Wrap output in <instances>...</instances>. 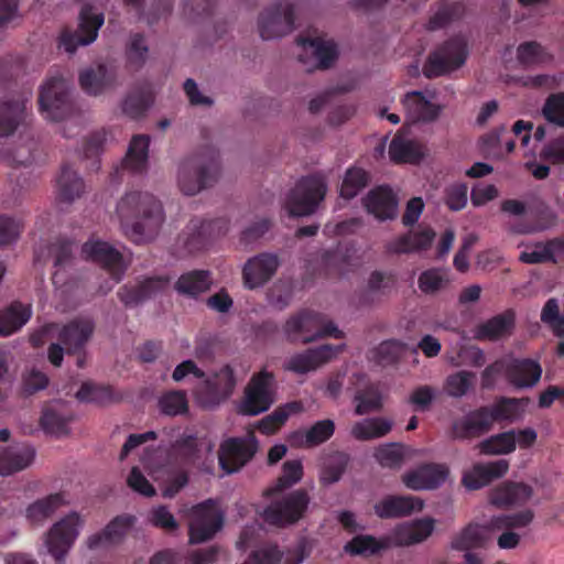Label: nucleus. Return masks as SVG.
I'll return each instance as SVG.
<instances>
[{"mask_svg": "<svg viewBox=\"0 0 564 564\" xmlns=\"http://www.w3.org/2000/svg\"><path fill=\"white\" fill-rule=\"evenodd\" d=\"M411 121H431L437 118L441 108L419 91L408 94L403 100Z\"/></svg>", "mask_w": 564, "mask_h": 564, "instance_id": "obj_31", "label": "nucleus"}, {"mask_svg": "<svg viewBox=\"0 0 564 564\" xmlns=\"http://www.w3.org/2000/svg\"><path fill=\"white\" fill-rule=\"evenodd\" d=\"M40 111L46 120L59 121L69 113L68 84L63 77L48 78L39 97Z\"/></svg>", "mask_w": 564, "mask_h": 564, "instance_id": "obj_6", "label": "nucleus"}, {"mask_svg": "<svg viewBox=\"0 0 564 564\" xmlns=\"http://www.w3.org/2000/svg\"><path fill=\"white\" fill-rule=\"evenodd\" d=\"M74 417L75 415L67 403L55 401L44 408L41 425L46 433L61 437L69 434V425Z\"/></svg>", "mask_w": 564, "mask_h": 564, "instance_id": "obj_20", "label": "nucleus"}, {"mask_svg": "<svg viewBox=\"0 0 564 564\" xmlns=\"http://www.w3.org/2000/svg\"><path fill=\"white\" fill-rule=\"evenodd\" d=\"M386 547H388L387 538L376 540L370 535H358L345 545V551L351 555H371Z\"/></svg>", "mask_w": 564, "mask_h": 564, "instance_id": "obj_48", "label": "nucleus"}, {"mask_svg": "<svg viewBox=\"0 0 564 564\" xmlns=\"http://www.w3.org/2000/svg\"><path fill=\"white\" fill-rule=\"evenodd\" d=\"M80 402L105 405L115 400V394L110 387L85 382L76 393Z\"/></svg>", "mask_w": 564, "mask_h": 564, "instance_id": "obj_45", "label": "nucleus"}, {"mask_svg": "<svg viewBox=\"0 0 564 564\" xmlns=\"http://www.w3.org/2000/svg\"><path fill=\"white\" fill-rule=\"evenodd\" d=\"M83 257L104 265L111 274L115 282L120 280L124 270L121 254L110 245L100 240H89L82 248Z\"/></svg>", "mask_w": 564, "mask_h": 564, "instance_id": "obj_15", "label": "nucleus"}, {"mask_svg": "<svg viewBox=\"0 0 564 564\" xmlns=\"http://www.w3.org/2000/svg\"><path fill=\"white\" fill-rule=\"evenodd\" d=\"M476 375L469 371H457L449 375L444 382V391L453 398H462L474 387Z\"/></svg>", "mask_w": 564, "mask_h": 564, "instance_id": "obj_44", "label": "nucleus"}, {"mask_svg": "<svg viewBox=\"0 0 564 564\" xmlns=\"http://www.w3.org/2000/svg\"><path fill=\"white\" fill-rule=\"evenodd\" d=\"M69 505L65 492H55L35 500L26 508V518L33 524H42L59 509Z\"/></svg>", "mask_w": 564, "mask_h": 564, "instance_id": "obj_27", "label": "nucleus"}, {"mask_svg": "<svg viewBox=\"0 0 564 564\" xmlns=\"http://www.w3.org/2000/svg\"><path fill=\"white\" fill-rule=\"evenodd\" d=\"M546 121L564 128V91L550 95L542 108Z\"/></svg>", "mask_w": 564, "mask_h": 564, "instance_id": "obj_55", "label": "nucleus"}, {"mask_svg": "<svg viewBox=\"0 0 564 564\" xmlns=\"http://www.w3.org/2000/svg\"><path fill=\"white\" fill-rule=\"evenodd\" d=\"M85 523V517L77 511H69L58 518L44 535L47 553L57 562L63 561L78 539Z\"/></svg>", "mask_w": 564, "mask_h": 564, "instance_id": "obj_3", "label": "nucleus"}, {"mask_svg": "<svg viewBox=\"0 0 564 564\" xmlns=\"http://www.w3.org/2000/svg\"><path fill=\"white\" fill-rule=\"evenodd\" d=\"M305 323L307 325V335L314 336V340L326 336L334 338L343 337V332L321 314L305 312Z\"/></svg>", "mask_w": 564, "mask_h": 564, "instance_id": "obj_42", "label": "nucleus"}, {"mask_svg": "<svg viewBox=\"0 0 564 564\" xmlns=\"http://www.w3.org/2000/svg\"><path fill=\"white\" fill-rule=\"evenodd\" d=\"M534 518L532 510H523L512 516H500L492 519V524L499 532L514 528H524L529 525Z\"/></svg>", "mask_w": 564, "mask_h": 564, "instance_id": "obj_61", "label": "nucleus"}, {"mask_svg": "<svg viewBox=\"0 0 564 564\" xmlns=\"http://www.w3.org/2000/svg\"><path fill=\"white\" fill-rule=\"evenodd\" d=\"M366 210L379 220L392 219L398 214V200L389 187L371 189L364 198Z\"/></svg>", "mask_w": 564, "mask_h": 564, "instance_id": "obj_21", "label": "nucleus"}, {"mask_svg": "<svg viewBox=\"0 0 564 564\" xmlns=\"http://www.w3.org/2000/svg\"><path fill=\"white\" fill-rule=\"evenodd\" d=\"M278 259L272 254H261L249 260L243 269L245 283L254 289L264 284L276 271Z\"/></svg>", "mask_w": 564, "mask_h": 564, "instance_id": "obj_24", "label": "nucleus"}, {"mask_svg": "<svg viewBox=\"0 0 564 564\" xmlns=\"http://www.w3.org/2000/svg\"><path fill=\"white\" fill-rule=\"evenodd\" d=\"M326 184L321 176H310L301 180L290 192L285 200V209L290 216H307L324 199Z\"/></svg>", "mask_w": 564, "mask_h": 564, "instance_id": "obj_5", "label": "nucleus"}, {"mask_svg": "<svg viewBox=\"0 0 564 564\" xmlns=\"http://www.w3.org/2000/svg\"><path fill=\"white\" fill-rule=\"evenodd\" d=\"M551 254L552 253L549 250V242L540 241L525 245L523 251H521L519 256V260L528 264L550 262Z\"/></svg>", "mask_w": 564, "mask_h": 564, "instance_id": "obj_60", "label": "nucleus"}, {"mask_svg": "<svg viewBox=\"0 0 564 564\" xmlns=\"http://www.w3.org/2000/svg\"><path fill=\"white\" fill-rule=\"evenodd\" d=\"M294 4L280 3L274 11L264 12L259 21L260 34L264 40L281 36L293 29Z\"/></svg>", "mask_w": 564, "mask_h": 564, "instance_id": "obj_16", "label": "nucleus"}, {"mask_svg": "<svg viewBox=\"0 0 564 564\" xmlns=\"http://www.w3.org/2000/svg\"><path fill=\"white\" fill-rule=\"evenodd\" d=\"M257 451V440L252 432L243 438L234 437L225 441L219 451V463L226 474L241 468L252 458Z\"/></svg>", "mask_w": 564, "mask_h": 564, "instance_id": "obj_12", "label": "nucleus"}, {"mask_svg": "<svg viewBox=\"0 0 564 564\" xmlns=\"http://www.w3.org/2000/svg\"><path fill=\"white\" fill-rule=\"evenodd\" d=\"M150 139L147 135H137L131 142L126 156V165L133 172H142L148 162Z\"/></svg>", "mask_w": 564, "mask_h": 564, "instance_id": "obj_40", "label": "nucleus"}, {"mask_svg": "<svg viewBox=\"0 0 564 564\" xmlns=\"http://www.w3.org/2000/svg\"><path fill=\"white\" fill-rule=\"evenodd\" d=\"M212 285V280L206 271H193L183 274L176 282L177 292L186 295H197L206 292Z\"/></svg>", "mask_w": 564, "mask_h": 564, "instance_id": "obj_37", "label": "nucleus"}, {"mask_svg": "<svg viewBox=\"0 0 564 564\" xmlns=\"http://www.w3.org/2000/svg\"><path fill=\"white\" fill-rule=\"evenodd\" d=\"M32 316L29 304L14 302L0 311V336H10L21 329Z\"/></svg>", "mask_w": 564, "mask_h": 564, "instance_id": "obj_30", "label": "nucleus"}, {"mask_svg": "<svg viewBox=\"0 0 564 564\" xmlns=\"http://www.w3.org/2000/svg\"><path fill=\"white\" fill-rule=\"evenodd\" d=\"M404 351V345L398 340L381 343L375 350V359L381 365H389L397 361Z\"/></svg>", "mask_w": 564, "mask_h": 564, "instance_id": "obj_62", "label": "nucleus"}, {"mask_svg": "<svg viewBox=\"0 0 564 564\" xmlns=\"http://www.w3.org/2000/svg\"><path fill=\"white\" fill-rule=\"evenodd\" d=\"M303 476V466L300 460H288L283 464L282 475L279 477L275 486L270 489V494H278L301 480Z\"/></svg>", "mask_w": 564, "mask_h": 564, "instance_id": "obj_54", "label": "nucleus"}, {"mask_svg": "<svg viewBox=\"0 0 564 564\" xmlns=\"http://www.w3.org/2000/svg\"><path fill=\"white\" fill-rule=\"evenodd\" d=\"M356 413L359 415L380 410L383 403V397L379 388L375 384H366L365 389L355 394Z\"/></svg>", "mask_w": 564, "mask_h": 564, "instance_id": "obj_41", "label": "nucleus"}, {"mask_svg": "<svg viewBox=\"0 0 564 564\" xmlns=\"http://www.w3.org/2000/svg\"><path fill=\"white\" fill-rule=\"evenodd\" d=\"M514 325V316L511 312L497 315L478 325L475 337L478 339H499L509 335Z\"/></svg>", "mask_w": 564, "mask_h": 564, "instance_id": "obj_33", "label": "nucleus"}, {"mask_svg": "<svg viewBox=\"0 0 564 564\" xmlns=\"http://www.w3.org/2000/svg\"><path fill=\"white\" fill-rule=\"evenodd\" d=\"M335 424L332 420L316 422L306 431H299L291 435L290 441L300 447H313L326 442L334 434Z\"/></svg>", "mask_w": 564, "mask_h": 564, "instance_id": "obj_32", "label": "nucleus"}, {"mask_svg": "<svg viewBox=\"0 0 564 564\" xmlns=\"http://www.w3.org/2000/svg\"><path fill=\"white\" fill-rule=\"evenodd\" d=\"M527 401L523 399H503L489 409L494 422L496 420L513 421L519 419L523 412Z\"/></svg>", "mask_w": 564, "mask_h": 564, "instance_id": "obj_49", "label": "nucleus"}, {"mask_svg": "<svg viewBox=\"0 0 564 564\" xmlns=\"http://www.w3.org/2000/svg\"><path fill=\"white\" fill-rule=\"evenodd\" d=\"M481 454L503 455L516 449V431L494 435L478 444Z\"/></svg>", "mask_w": 564, "mask_h": 564, "instance_id": "obj_39", "label": "nucleus"}, {"mask_svg": "<svg viewBox=\"0 0 564 564\" xmlns=\"http://www.w3.org/2000/svg\"><path fill=\"white\" fill-rule=\"evenodd\" d=\"M24 110V101L0 104V135H9L14 131Z\"/></svg>", "mask_w": 564, "mask_h": 564, "instance_id": "obj_43", "label": "nucleus"}, {"mask_svg": "<svg viewBox=\"0 0 564 564\" xmlns=\"http://www.w3.org/2000/svg\"><path fill=\"white\" fill-rule=\"evenodd\" d=\"M497 532L499 530L494 527L492 519L486 525L470 524L455 538L453 545L462 551L484 547Z\"/></svg>", "mask_w": 564, "mask_h": 564, "instance_id": "obj_28", "label": "nucleus"}, {"mask_svg": "<svg viewBox=\"0 0 564 564\" xmlns=\"http://www.w3.org/2000/svg\"><path fill=\"white\" fill-rule=\"evenodd\" d=\"M147 519L150 524L165 531H174L178 527L173 514L163 506L152 508L149 511Z\"/></svg>", "mask_w": 564, "mask_h": 564, "instance_id": "obj_64", "label": "nucleus"}, {"mask_svg": "<svg viewBox=\"0 0 564 564\" xmlns=\"http://www.w3.org/2000/svg\"><path fill=\"white\" fill-rule=\"evenodd\" d=\"M84 192L83 181L76 172L65 169L57 180V195L62 202L70 203Z\"/></svg>", "mask_w": 564, "mask_h": 564, "instance_id": "obj_38", "label": "nucleus"}, {"mask_svg": "<svg viewBox=\"0 0 564 564\" xmlns=\"http://www.w3.org/2000/svg\"><path fill=\"white\" fill-rule=\"evenodd\" d=\"M224 514L212 500L197 505L191 510L189 541L202 543L212 539L223 527Z\"/></svg>", "mask_w": 564, "mask_h": 564, "instance_id": "obj_7", "label": "nucleus"}, {"mask_svg": "<svg viewBox=\"0 0 564 564\" xmlns=\"http://www.w3.org/2000/svg\"><path fill=\"white\" fill-rule=\"evenodd\" d=\"M303 405L301 402L293 401L285 403L279 408H276L270 415L263 417L258 423V429L267 435L275 433L288 419L296 413L302 412Z\"/></svg>", "mask_w": 564, "mask_h": 564, "instance_id": "obj_36", "label": "nucleus"}, {"mask_svg": "<svg viewBox=\"0 0 564 564\" xmlns=\"http://www.w3.org/2000/svg\"><path fill=\"white\" fill-rule=\"evenodd\" d=\"M423 501L412 496H389L375 505V512L380 518L406 517L421 511Z\"/></svg>", "mask_w": 564, "mask_h": 564, "instance_id": "obj_23", "label": "nucleus"}, {"mask_svg": "<svg viewBox=\"0 0 564 564\" xmlns=\"http://www.w3.org/2000/svg\"><path fill=\"white\" fill-rule=\"evenodd\" d=\"M35 451L29 445L13 446L0 452V475L8 476L29 467Z\"/></svg>", "mask_w": 564, "mask_h": 564, "instance_id": "obj_29", "label": "nucleus"}, {"mask_svg": "<svg viewBox=\"0 0 564 564\" xmlns=\"http://www.w3.org/2000/svg\"><path fill=\"white\" fill-rule=\"evenodd\" d=\"M424 155L420 143L398 134L389 147V156L394 163H416Z\"/></svg>", "mask_w": 564, "mask_h": 564, "instance_id": "obj_34", "label": "nucleus"}, {"mask_svg": "<svg viewBox=\"0 0 564 564\" xmlns=\"http://www.w3.org/2000/svg\"><path fill=\"white\" fill-rule=\"evenodd\" d=\"M492 423L489 409H481L456 421L453 433L456 438H473L487 432Z\"/></svg>", "mask_w": 564, "mask_h": 564, "instance_id": "obj_25", "label": "nucleus"}, {"mask_svg": "<svg viewBox=\"0 0 564 564\" xmlns=\"http://www.w3.org/2000/svg\"><path fill=\"white\" fill-rule=\"evenodd\" d=\"M376 460L382 467H399L405 457V449L401 444H384L376 448Z\"/></svg>", "mask_w": 564, "mask_h": 564, "instance_id": "obj_51", "label": "nucleus"}, {"mask_svg": "<svg viewBox=\"0 0 564 564\" xmlns=\"http://www.w3.org/2000/svg\"><path fill=\"white\" fill-rule=\"evenodd\" d=\"M467 50L463 39L444 43L429 57L424 66L427 77H436L459 68L466 61Z\"/></svg>", "mask_w": 564, "mask_h": 564, "instance_id": "obj_10", "label": "nucleus"}, {"mask_svg": "<svg viewBox=\"0 0 564 564\" xmlns=\"http://www.w3.org/2000/svg\"><path fill=\"white\" fill-rule=\"evenodd\" d=\"M434 238L435 232L431 228H420L391 240L388 250L393 253L421 252L432 246Z\"/></svg>", "mask_w": 564, "mask_h": 564, "instance_id": "obj_26", "label": "nucleus"}, {"mask_svg": "<svg viewBox=\"0 0 564 564\" xmlns=\"http://www.w3.org/2000/svg\"><path fill=\"white\" fill-rule=\"evenodd\" d=\"M508 469L509 463L506 459L476 464L464 473L462 481L467 489L476 490L488 485L491 480L502 477Z\"/></svg>", "mask_w": 564, "mask_h": 564, "instance_id": "obj_22", "label": "nucleus"}, {"mask_svg": "<svg viewBox=\"0 0 564 564\" xmlns=\"http://www.w3.org/2000/svg\"><path fill=\"white\" fill-rule=\"evenodd\" d=\"M275 401V382L272 373L262 370L252 376L245 388L238 413L254 416L265 412Z\"/></svg>", "mask_w": 564, "mask_h": 564, "instance_id": "obj_4", "label": "nucleus"}, {"mask_svg": "<svg viewBox=\"0 0 564 564\" xmlns=\"http://www.w3.org/2000/svg\"><path fill=\"white\" fill-rule=\"evenodd\" d=\"M235 386L236 380L231 368L228 366L223 367L219 372L215 375V380L213 382V389L217 394L216 401L210 403L202 402V405L208 408L227 399L232 393Z\"/></svg>", "mask_w": 564, "mask_h": 564, "instance_id": "obj_47", "label": "nucleus"}, {"mask_svg": "<svg viewBox=\"0 0 564 564\" xmlns=\"http://www.w3.org/2000/svg\"><path fill=\"white\" fill-rule=\"evenodd\" d=\"M117 213L126 235L135 242L154 237L163 223L161 204L148 193L127 194Z\"/></svg>", "mask_w": 564, "mask_h": 564, "instance_id": "obj_1", "label": "nucleus"}, {"mask_svg": "<svg viewBox=\"0 0 564 564\" xmlns=\"http://www.w3.org/2000/svg\"><path fill=\"white\" fill-rule=\"evenodd\" d=\"M135 523L133 516L123 514L112 519L104 530L90 534L85 543L89 550H101L117 545L126 538Z\"/></svg>", "mask_w": 564, "mask_h": 564, "instance_id": "obj_14", "label": "nucleus"}, {"mask_svg": "<svg viewBox=\"0 0 564 564\" xmlns=\"http://www.w3.org/2000/svg\"><path fill=\"white\" fill-rule=\"evenodd\" d=\"M308 496L302 490L293 491L278 498L264 510L263 518L268 523L288 525L299 521L308 506Z\"/></svg>", "mask_w": 564, "mask_h": 564, "instance_id": "obj_9", "label": "nucleus"}, {"mask_svg": "<svg viewBox=\"0 0 564 564\" xmlns=\"http://www.w3.org/2000/svg\"><path fill=\"white\" fill-rule=\"evenodd\" d=\"M216 175L217 167L215 165L202 169L195 162H184L178 167V186L185 195H195L207 186Z\"/></svg>", "mask_w": 564, "mask_h": 564, "instance_id": "obj_19", "label": "nucleus"}, {"mask_svg": "<svg viewBox=\"0 0 564 564\" xmlns=\"http://www.w3.org/2000/svg\"><path fill=\"white\" fill-rule=\"evenodd\" d=\"M150 94L144 91H134L127 96L122 102V111L130 117H138L151 104Z\"/></svg>", "mask_w": 564, "mask_h": 564, "instance_id": "obj_63", "label": "nucleus"}, {"mask_svg": "<svg viewBox=\"0 0 564 564\" xmlns=\"http://www.w3.org/2000/svg\"><path fill=\"white\" fill-rule=\"evenodd\" d=\"M392 421L387 417H371L357 422L351 427V435L359 441L379 438L392 430Z\"/></svg>", "mask_w": 564, "mask_h": 564, "instance_id": "obj_35", "label": "nucleus"}, {"mask_svg": "<svg viewBox=\"0 0 564 564\" xmlns=\"http://www.w3.org/2000/svg\"><path fill=\"white\" fill-rule=\"evenodd\" d=\"M367 184V174L361 169H349L344 177L340 196L346 199L355 197Z\"/></svg>", "mask_w": 564, "mask_h": 564, "instance_id": "obj_56", "label": "nucleus"}, {"mask_svg": "<svg viewBox=\"0 0 564 564\" xmlns=\"http://www.w3.org/2000/svg\"><path fill=\"white\" fill-rule=\"evenodd\" d=\"M448 474L447 466L430 464L405 473L402 476V481L412 490L434 489L445 482Z\"/></svg>", "mask_w": 564, "mask_h": 564, "instance_id": "obj_18", "label": "nucleus"}, {"mask_svg": "<svg viewBox=\"0 0 564 564\" xmlns=\"http://www.w3.org/2000/svg\"><path fill=\"white\" fill-rule=\"evenodd\" d=\"M307 325L305 323V312L290 317L283 328L285 337L291 340H301L310 343L314 340V336L307 335Z\"/></svg>", "mask_w": 564, "mask_h": 564, "instance_id": "obj_59", "label": "nucleus"}, {"mask_svg": "<svg viewBox=\"0 0 564 564\" xmlns=\"http://www.w3.org/2000/svg\"><path fill=\"white\" fill-rule=\"evenodd\" d=\"M449 279L446 272L437 269H430L419 276V289L426 294H433L447 285Z\"/></svg>", "mask_w": 564, "mask_h": 564, "instance_id": "obj_58", "label": "nucleus"}, {"mask_svg": "<svg viewBox=\"0 0 564 564\" xmlns=\"http://www.w3.org/2000/svg\"><path fill=\"white\" fill-rule=\"evenodd\" d=\"M346 457L343 454H333L324 458L321 469V481L329 485L339 480L346 467Z\"/></svg>", "mask_w": 564, "mask_h": 564, "instance_id": "obj_50", "label": "nucleus"}, {"mask_svg": "<svg viewBox=\"0 0 564 564\" xmlns=\"http://www.w3.org/2000/svg\"><path fill=\"white\" fill-rule=\"evenodd\" d=\"M517 56L527 66L540 65L551 61V55L538 43L528 42L518 47Z\"/></svg>", "mask_w": 564, "mask_h": 564, "instance_id": "obj_52", "label": "nucleus"}, {"mask_svg": "<svg viewBox=\"0 0 564 564\" xmlns=\"http://www.w3.org/2000/svg\"><path fill=\"white\" fill-rule=\"evenodd\" d=\"M297 45L301 50L299 54L300 62L305 66L306 70L327 68L337 57L335 44L319 36L300 39Z\"/></svg>", "mask_w": 564, "mask_h": 564, "instance_id": "obj_13", "label": "nucleus"}, {"mask_svg": "<svg viewBox=\"0 0 564 564\" xmlns=\"http://www.w3.org/2000/svg\"><path fill=\"white\" fill-rule=\"evenodd\" d=\"M434 531V521L430 518L404 522L397 525L387 536L390 545H412L426 540Z\"/></svg>", "mask_w": 564, "mask_h": 564, "instance_id": "obj_17", "label": "nucleus"}, {"mask_svg": "<svg viewBox=\"0 0 564 564\" xmlns=\"http://www.w3.org/2000/svg\"><path fill=\"white\" fill-rule=\"evenodd\" d=\"M104 23L102 14L90 6L82 9L79 14V28L76 33L64 32L61 36V46L68 53L75 52L79 45L93 43L98 30Z\"/></svg>", "mask_w": 564, "mask_h": 564, "instance_id": "obj_11", "label": "nucleus"}, {"mask_svg": "<svg viewBox=\"0 0 564 564\" xmlns=\"http://www.w3.org/2000/svg\"><path fill=\"white\" fill-rule=\"evenodd\" d=\"M93 334V324L89 319H78L65 325L58 332V340L63 345L52 344L48 348V360L58 367L63 360V352L74 354L89 339Z\"/></svg>", "mask_w": 564, "mask_h": 564, "instance_id": "obj_8", "label": "nucleus"}, {"mask_svg": "<svg viewBox=\"0 0 564 564\" xmlns=\"http://www.w3.org/2000/svg\"><path fill=\"white\" fill-rule=\"evenodd\" d=\"M159 409L165 415L184 414L188 410L186 394L181 391H171L159 399Z\"/></svg>", "mask_w": 564, "mask_h": 564, "instance_id": "obj_53", "label": "nucleus"}, {"mask_svg": "<svg viewBox=\"0 0 564 564\" xmlns=\"http://www.w3.org/2000/svg\"><path fill=\"white\" fill-rule=\"evenodd\" d=\"M227 230L228 226L223 220H210L202 223L197 230V237H193L188 242L189 248L198 249L203 246V240L220 237L225 235Z\"/></svg>", "mask_w": 564, "mask_h": 564, "instance_id": "obj_57", "label": "nucleus"}, {"mask_svg": "<svg viewBox=\"0 0 564 564\" xmlns=\"http://www.w3.org/2000/svg\"><path fill=\"white\" fill-rule=\"evenodd\" d=\"M542 367L530 358H506L487 367L482 372V386L490 387L496 376L503 373L507 382L519 390L534 388L541 380Z\"/></svg>", "mask_w": 564, "mask_h": 564, "instance_id": "obj_2", "label": "nucleus"}, {"mask_svg": "<svg viewBox=\"0 0 564 564\" xmlns=\"http://www.w3.org/2000/svg\"><path fill=\"white\" fill-rule=\"evenodd\" d=\"M80 87L90 95H98L110 84L107 69L98 66L96 69L84 70L79 75Z\"/></svg>", "mask_w": 564, "mask_h": 564, "instance_id": "obj_46", "label": "nucleus"}]
</instances>
